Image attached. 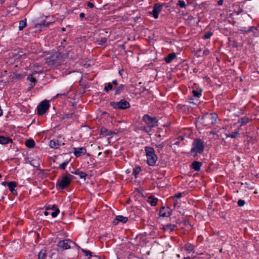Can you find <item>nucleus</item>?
Returning a JSON list of instances; mask_svg holds the SVG:
<instances>
[{"label":"nucleus","instance_id":"37","mask_svg":"<svg viewBox=\"0 0 259 259\" xmlns=\"http://www.w3.org/2000/svg\"><path fill=\"white\" fill-rule=\"evenodd\" d=\"M212 35V32L211 31H208L204 33L203 38L204 39H209L211 37V36Z\"/></svg>","mask_w":259,"mask_h":259},{"label":"nucleus","instance_id":"57","mask_svg":"<svg viewBox=\"0 0 259 259\" xmlns=\"http://www.w3.org/2000/svg\"><path fill=\"white\" fill-rule=\"evenodd\" d=\"M111 83L114 84V85H118V82L116 80H113Z\"/></svg>","mask_w":259,"mask_h":259},{"label":"nucleus","instance_id":"54","mask_svg":"<svg viewBox=\"0 0 259 259\" xmlns=\"http://www.w3.org/2000/svg\"><path fill=\"white\" fill-rule=\"evenodd\" d=\"M79 171L80 170L78 169H77L75 171H71V173L76 175H78V174L79 173Z\"/></svg>","mask_w":259,"mask_h":259},{"label":"nucleus","instance_id":"51","mask_svg":"<svg viewBox=\"0 0 259 259\" xmlns=\"http://www.w3.org/2000/svg\"><path fill=\"white\" fill-rule=\"evenodd\" d=\"M182 196V193L181 192H179L177 194H176L174 196V198H180Z\"/></svg>","mask_w":259,"mask_h":259},{"label":"nucleus","instance_id":"43","mask_svg":"<svg viewBox=\"0 0 259 259\" xmlns=\"http://www.w3.org/2000/svg\"><path fill=\"white\" fill-rule=\"evenodd\" d=\"M59 212H60V210L59 208L55 209V210H54V211L52 212L51 215L53 218H56L58 215V214H59Z\"/></svg>","mask_w":259,"mask_h":259},{"label":"nucleus","instance_id":"2","mask_svg":"<svg viewBox=\"0 0 259 259\" xmlns=\"http://www.w3.org/2000/svg\"><path fill=\"white\" fill-rule=\"evenodd\" d=\"M73 177L67 174L62 176L60 179H58L56 183V188L58 190H63L69 186L72 181Z\"/></svg>","mask_w":259,"mask_h":259},{"label":"nucleus","instance_id":"34","mask_svg":"<svg viewBox=\"0 0 259 259\" xmlns=\"http://www.w3.org/2000/svg\"><path fill=\"white\" fill-rule=\"evenodd\" d=\"M240 134L238 132H233L229 135H227V137H231L232 138H236L239 137Z\"/></svg>","mask_w":259,"mask_h":259},{"label":"nucleus","instance_id":"12","mask_svg":"<svg viewBox=\"0 0 259 259\" xmlns=\"http://www.w3.org/2000/svg\"><path fill=\"white\" fill-rule=\"evenodd\" d=\"M128 221V218L125 217H123L122 215H117L115 219H114L113 221V224L114 225H117L119 222H121L123 224L126 223Z\"/></svg>","mask_w":259,"mask_h":259},{"label":"nucleus","instance_id":"56","mask_svg":"<svg viewBox=\"0 0 259 259\" xmlns=\"http://www.w3.org/2000/svg\"><path fill=\"white\" fill-rule=\"evenodd\" d=\"M20 53H21L20 54L18 53L17 55H16V57L17 58H19V57H21L22 55H24V54L23 53V52H21Z\"/></svg>","mask_w":259,"mask_h":259},{"label":"nucleus","instance_id":"45","mask_svg":"<svg viewBox=\"0 0 259 259\" xmlns=\"http://www.w3.org/2000/svg\"><path fill=\"white\" fill-rule=\"evenodd\" d=\"M107 38L106 37H102L100 40H99V45H103L107 42Z\"/></svg>","mask_w":259,"mask_h":259},{"label":"nucleus","instance_id":"31","mask_svg":"<svg viewBox=\"0 0 259 259\" xmlns=\"http://www.w3.org/2000/svg\"><path fill=\"white\" fill-rule=\"evenodd\" d=\"M141 170V167L140 166H137L135 168H134L133 174L134 175L136 178H137V175L139 174Z\"/></svg>","mask_w":259,"mask_h":259},{"label":"nucleus","instance_id":"64","mask_svg":"<svg viewBox=\"0 0 259 259\" xmlns=\"http://www.w3.org/2000/svg\"><path fill=\"white\" fill-rule=\"evenodd\" d=\"M184 259H194V258H192L190 257V256H188V257H184Z\"/></svg>","mask_w":259,"mask_h":259},{"label":"nucleus","instance_id":"19","mask_svg":"<svg viewBox=\"0 0 259 259\" xmlns=\"http://www.w3.org/2000/svg\"><path fill=\"white\" fill-rule=\"evenodd\" d=\"M176 58V54L175 53L169 54L164 58V61L167 63H170L175 58Z\"/></svg>","mask_w":259,"mask_h":259},{"label":"nucleus","instance_id":"1","mask_svg":"<svg viewBox=\"0 0 259 259\" xmlns=\"http://www.w3.org/2000/svg\"><path fill=\"white\" fill-rule=\"evenodd\" d=\"M145 154L147 157V163L149 166H153L155 165L158 157L155 154L154 148L150 146L144 147Z\"/></svg>","mask_w":259,"mask_h":259},{"label":"nucleus","instance_id":"15","mask_svg":"<svg viewBox=\"0 0 259 259\" xmlns=\"http://www.w3.org/2000/svg\"><path fill=\"white\" fill-rule=\"evenodd\" d=\"M202 165V163L201 162L198 161H194L192 163L191 167L195 171H199Z\"/></svg>","mask_w":259,"mask_h":259},{"label":"nucleus","instance_id":"24","mask_svg":"<svg viewBox=\"0 0 259 259\" xmlns=\"http://www.w3.org/2000/svg\"><path fill=\"white\" fill-rule=\"evenodd\" d=\"M124 89V85L120 84L115 89L114 95H116L120 94L123 91Z\"/></svg>","mask_w":259,"mask_h":259},{"label":"nucleus","instance_id":"10","mask_svg":"<svg viewBox=\"0 0 259 259\" xmlns=\"http://www.w3.org/2000/svg\"><path fill=\"white\" fill-rule=\"evenodd\" d=\"M87 150L85 147L73 148V152L76 157H78L81 155L85 154Z\"/></svg>","mask_w":259,"mask_h":259},{"label":"nucleus","instance_id":"28","mask_svg":"<svg viewBox=\"0 0 259 259\" xmlns=\"http://www.w3.org/2000/svg\"><path fill=\"white\" fill-rule=\"evenodd\" d=\"M52 23V22H47L46 20H44L40 23H36L35 24V27H37V25H39L40 27H45L49 25L50 24Z\"/></svg>","mask_w":259,"mask_h":259},{"label":"nucleus","instance_id":"50","mask_svg":"<svg viewBox=\"0 0 259 259\" xmlns=\"http://www.w3.org/2000/svg\"><path fill=\"white\" fill-rule=\"evenodd\" d=\"M243 12V10L242 7L241 8L240 6H239V8H238V9L237 11L235 10V12L236 13V14L237 15L240 14V13H242Z\"/></svg>","mask_w":259,"mask_h":259},{"label":"nucleus","instance_id":"3","mask_svg":"<svg viewBox=\"0 0 259 259\" xmlns=\"http://www.w3.org/2000/svg\"><path fill=\"white\" fill-rule=\"evenodd\" d=\"M204 149V142L200 139H195L192 143V148L190 151L191 153H195V154H194V156H195L198 153H203Z\"/></svg>","mask_w":259,"mask_h":259},{"label":"nucleus","instance_id":"36","mask_svg":"<svg viewBox=\"0 0 259 259\" xmlns=\"http://www.w3.org/2000/svg\"><path fill=\"white\" fill-rule=\"evenodd\" d=\"M38 257L39 259H45L46 257L45 250H41L38 254Z\"/></svg>","mask_w":259,"mask_h":259},{"label":"nucleus","instance_id":"6","mask_svg":"<svg viewBox=\"0 0 259 259\" xmlns=\"http://www.w3.org/2000/svg\"><path fill=\"white\" fill-rule=\"evenodd\" d=\"M50 107V105L48 100H45L41 101L37 107V114L39 116L43 115L49 110Z\"/></svg>","mask_w":259,"mask_h":259},{"label":"nucleus","instance_id":"33","mask_svg":"<svg viewBox=\"0 0 259 259\" xmlns=\"http://www.w3.org/2000/svg\"><path fill=\"white\" fill-rule=\"evenodd\" d=\"M81 251L85 253V255L86 256H89L88 257V259H91L93 257V255L92 254V252L90 250H85L84 249H81Z\"/></svg>","mask_w":259,"mask_h":259},{"label":"nucleus","instance_id":"55","mask_svg":"<svg viewBox=\"0 0 259 259\" xmlns=\"http://www.w3.org/2000/svg\"><path fill=\"white\" fill-rule=\"evenodd\" d=\"M223 2H224V0H219L218 2H217V4L219 6H222L223 5Z\"/></svg>","mask_w":259,"mask_h":259},{"label":"nucleus","instance_id":"17","mask_svg":"<svg viewBox=\"0 0 259 259\" xmlns=\"http://www.w3.org/2000/svg\"><path fill=\"white\" fill-rule=\"evenodd\" d=\"M50 146L52 148L57 149L61 146V142L57 139H53L50 142Z\"/></svg>","mask_w":259,"mask_h":259},{"label":"nucleus","instance_id":"44","mask_svg":"<svg viewBox=\"0 0 259 259\" xmlns=\"http://www.w3.org/2000/svg\"><path fill=\"white\" fill-rule=\"evenodd\" d=\"M155 146L156 148L162 149L164 147V143L163 142H159L156 143Z\"/></svg>","mask_w":259,"mask_h":259},{"label":"nucleus","instance_id":"40","mask_svg":"<svg viewBox=\"0 0 259 259\" xmlns=\"http://www.w3.org/2000/svg\"><path fill=\"white\" fill-rule=\"evenodd\" d=\"M78 176L80 179H83L84 180H85V178L88 175L85 172L82 171H79V173L78 174Z\"/></svg>","mask_w":259,"mask_h":259},{"label":"nucleus","instance_id":"32","mask_svg":"<svg viewBox=\"0 0 259 259\" xmlns=\"http://www.w3.org/2000/svg\"><path fill=\"white\" fill-rule=\"evenodd\" d=\"M140 130L148 133L149 135H151L150 133L151 132L152 130L150 128H149L147 125L141 126L140 127Z\"/></svg>","mask_w":259,"mask_h":259},{"label":"nucleus","instance_id":"59","mask_svg":"<svg viewBox=\"0 0 259 259\" xmlns=\"http://www.w3.org/2000/svg\"><path fill=\"white\" fill-rule=\"evenodd\" d=\"M84 14L83 13H80L79 14V17L81 18V19H82L84 17Z\"/></svg>","mask_w":259,"mask_h":259},{"label":"nucleus","instance_id":"35","mask_svg":"<svg viewBox=\"0 0 259 259\" xmlns=\"http://www.w3.org/2000/svg\"><path fill=\"white\" fill-rule=\"evenodd\" d=\"M177 5L179 6L181 8H185L186 7L185 2L183 0H179Z\"/></svg>","mask_w":259,"mask_h":259},{"label":"nucleus","instance_id":"39","mask_svg":"<svg viewBox=\"0 0 259 259\" xmlns=\"http://www.w3.org/2000/svg\"><path fill=\"white\" fill-rule=\"evenodd\" d=\"M211 118L212 119V123H214L216 122L218 116V115L215 113H211Z\"/></svg>","mask_w":259,"mask_h":259},{"label":"nucleus","instance_id":"20","mask_svg":"<svg viewBox=\"0 0 259 259\" xmlns=\"http://www.w3.org/2000/svg\"><path fill=\"white\" fill-rule=\"evenodd\" d=\"M177 228V226L176 224H168L164 226V228L165 230L172 232Z\"/></svg>","mask_w":259,"mask_h":259},{"label":"nucleus","instance_id":"14","mask_svg":"<svg viewBox=\"0 0 259 259\" xmlns=\"http://www.w3.org/2000/svg\"><path fill=\"white\" fill-rule=\"evenodd\" d=\"M116 133L112 132L111 131L108 130L105 127H102L100 129V135L103 136H112L113 135H116Z\"/></svg>","mask_w":259,"mask_h":259},{"label":"nucleus","instance_id":"38","mask_svg":"<svg viewBox=\"0 0 259 259\" xmlns=\"http://www.w3.org/2000/svg\"><path fill=\"white\" fill-rule=\"evenodd\" d=\"M246 2V0H238V1L234 4L233 8H234L235 5L237 6H240V5H242V7H243V5Z\"/></svg>","mask_w":259,"mask_h":259},{"label":"nucleus","instance_id":"27","mask_svg":"<svg viewBox=\"0 0 259 259\" xmlns=\"http://www.w3.org/2000/svg\"><path fill=\"white\" fill-rule=\"evenodd\" d=\"M26 18L20 21L19 23V30L20 31L22 30L26 26Z\"/></svg>","mask_w":259,"mask_h":259},{"label":"nucleus","instance_id":"4","mask_svg":"<svg viewBox=\"0 0 259 259\" xmlns=\"http://www.w3.org/2000/svg\"><path fill=\"white\" fill-rule=\"evenodd\" d=\"M110 105L116 110H125L130 107V103L124 99H122L118 102H110Z\"/></svg>","mask_w":259,"mask_h":259},{"label":"nucleus","instance_id":"13","mask_svg":"<svg viewBox=\"0 0 259 259\" xmlns=\"http://www.w3.org/2000/svg\"><path fill=\"white\" fill-rule=\"evenodd\" d=\"M248 33H251L253 36L257 37L259 35V30L256 26H252L247 29Z\"/></svg>","mask_w":259,"mask_h":259},{"label":"nucleus","instance_id":"30","mask_svg":"<svg viewBox=\"0 0 259 259\" xmlns=\"http://www.w3.org/2000/svg\"><path fill=\"white\" fill-rule=\"evenodd\" d=\"M113 89V85L111 83H108L107 84L105 85L104 87V91L106 92H108L109 91L112 90Z\"/></svg>","mask_w":259,"mask_h":259},{"label":"nucleus","instance_id":"29","mask_svg":"<svg viewBox=\"0 0 259 259\" xmlns=\"http://www.w3.org/2000/svg\"><path fill=\"white\" fill-rule=\"evenodd\" d=\"M202 92V90L200 89L199 90H193L192 94L193 96L195 98H199L201 95Z\"/></svg>","mask_w":259,"mask_h":259},{"label":"nucleus","instance_id":"61","mask_svg":"<svg viewBox=\"0 0 259 259\" xmlns=\"http://www.w3.org/2000/svg\"><path fill=\"white\" fill-rule=\"evenodd\" d=\"M180 142L179 141H177L175 142L174 144L178 146L180 145Z\"/></svg>","mask_w":259,"mask_h":259},{"label":"nucleus","instance_id":"47","mask_svg":"<svg viewBox=\"0 0 259 259\" xmlns=\"http://www.w3.org/2000/svg\"><path fill=\"white\" fill-rule=\"evenodd\" d=\"M245 202L244 200L239 199L237 202V204L239 206L242 207L244 205Z\"/></svg>","mask_w":259,"mask_h":259},{"label":"nucleus","instance_id":"5","mask_svg":"<svg viewBox=\"0 0 259 259\" xmlns=\"http://www.w3.org/2000/svg\"><path fill=\"white\" fill-rule=\"evenodd\" d=\"M142 120L151 130L158 125V120L157 118L155 117H151L147 114L143 115Z\"/></svg>","mask_w":259,"mask_h":259},{"label":"nucleus","instance_id":"7","mask_svg":"<svg viewBox=\"0 0 259 259\" xmlns=\"http://www.w3.org/2000/svg\"><path fill=\"white\" fill-rule=\"evenodd\" d=\"M71 244H75V243L69 239H65L59 241L57 243V246L61 250L63 251L64 250L70 248Z\"/></svg>","mask_w":259,"mask_h":259},{"label":"nucleus","instance_id":"25","mask_svg":"<svg viewBox=\"0 0 259 259\" xmlns=\"http://www.w3.org/2000/svg\"><path fill=\"white\" fill-rule=\"evenodd\" d=\"M70 161L71 158L65 159V161L59 165L58 168L62 170H64L66 168L67 165L70 162Z\"/></svg>","mask_w":259,"mask_h":259},{"label":"nucleus","instance_id":"8","mask_svg":"<svg viewBox=\"0 0 259 259\" xmlns=\"http://www.w3.org/2000/svg\"><path fill=\"white\" fill-rule=\"evenodd\" d=\"M165 5V3H162L161 4L157 3L154 4L153 10L150 12V14L153 15L155 19H157L158 18L159 13L161 11L162 7Z\"/></svg>","mask_w":259,"mask_h":259},{"label":"nucleus","instance_id":"23","mask_svg":"<svg viewBox=\"0 0 259 259\" xmlns=\"http://www.w3.org/2000/svg\"><path fill=\"white\" fill-rule=\"evenodd\" d=\"M185 250L187 251L188 253L194 252V246L190 243H187L184 246Z\"/></svg>","mask_w":259,"mask_h":259},{"label":"nucleus","instance_id":"9","mask_svg":"<svg viewBox=\"0 0 259 259\" xmlns=\"http://www.w3.org/2000/svg\"><path fill=\"white\" fill-rule=\"evenodd\" d=\"M172 210L169 207H162L159 210V216L168 217L171 214Z\"/></svg>","mask_w":259,"mask_h":259},{"label":"nucleus","instance_id":"46","mask_svg":"<svg viewBox=\"0 0 259 259\" xmlns=\"http://www.w3.org/2000/svg\"><path fill=\"white\" fill-rule=\"evenodd\" d=\"M57 208H58L57 207V206L55 204H54L52 206L48 205L46 207V210L51 209V210H55V209H57Z\"/></svg>","mask_w":259,"mask_h":259},{"label":"nucleus","instance_id":"18","mask_svg":"<svg viewBox=\"0 0 259 259\" xmlns=\"http://www.w3.org/2000/svg\"><path fill=\"white\" fill-rule=\"evenodd\" d=\"M147 202L150 204L151 206H155L157 203L158 199L153 195H150L148 197Z\"/></svg>","mask_w":259,"mask_h":259},{"label":"nucleus","instance_id":"52","mask_svg":"<svg viewBox=\"0 0 259 259\" xmlns=\"http://www.w3.org/2000/svg\"><path fill=\"white\" fill-rule=\"evenodd\" d=\"M209 54V51L207 49H205L203 52V55L204 56H207Z\"/></svg>","mask_w":259,"mask_h":259},{"label":"nucleus","instance_id":"53","mask_svg":"<svg viewBox=\"0 0 259 259\" xmlns=\"http://www.w3.org/2000/svg\"><path fill=\"white\" fill-rule=\"evenodd\" d=\"M87 6L90 8H93L94 7V4L90 2H88Z\"/></svg>","mask_w":259,"mask_h":259},{"label":"nucleus","instance_id":"58","mask_svg":"<svg viewBox=\"0 0 259 259\" xmlns=\"http://www.w3.org/2000/svg\"><path fill=\"white\" fill-rule=\"evenodd\" d=\"M183 224L185 226H187V225H189L191 226V225L189 224V223L186 220H184L183 221Z\"/></svg>","mask_w":259,"mask_h":259},{"label":"nucleus","instance_id":"60","mask_svg":"<svg viewBox=\"0 0 259 259\" xmlns=\"http://www.w3.org/2000/svg\"><path fill=\"white\" fill-rule=\"evenodd\" d=\"M22 75L20 74H16V77L17 78H21Z\"/></svg>","mask_w":259,"mask_h":259},{"label":"nucleus","instance_id":"11","mask_svg":"<svg viewBox=\"0 0 259 259\" xmlns=\"http://www.w3.org/2000/svg\"><path fill=\"white\" fill-rule=\"evenodd\" d=\"M17 183L15 181H11L8 183V186L10 191L15 195H17V192L15 189L17 186Z\"/></svg>","mask_w":259,"mask_h":259},{"label":"nucleus","instance_id":"49","mask_svg":"<svg viewBox=\"0 0 259 259\" xmlns=\"http://www.w3.org/2000/svg\"><path fill=\"white\" fill-rule=\"evenodd\" d=\"M30 164L33 165L34 167H37L39 166V164L38 162H37L35 160H31V161L30 162Z\"/></svg>","mask_w":259,"mask_h":259},{"label":"nucleus","instance_id":"62","mask_svg":"<svg viewBox=\"0 0 259 259\" xmlns=\"http://www.w3.org/2000/svg\"><path fill=\"white\" fill-rule=\"evenodd\" d=\"M210 134L217 135V133L214 131H211L209 133Z\"/></svg>","mask_w":259,"mask_h":259},{"label":"nucleus","instance_id":"41","mask_svg":"<svg viewBox=\"0 0 259 259\" xmlns=\"http://www.w3.org/2000/svg\"><path fill=\"white\" fill-rule=\"evenodd\" d=\"M68 91L64 92L63 93H58V94H57L54 97L56 98H58V97H66L68 95Z\"/></svg>","mask_w":259,"mask_h":259},{"label":"nucleus","instance_id":"16","mask_svg":"<svg viewBox=\"0 0 259 259\" xmlns=\"http://www.w3.org/2000/svg\"><path fill=\"white\" fill-rule=\"evenodd\" d=\"M13 140L9 137H5L4 136H0V144L5 145L9 143H12Z\"/></svg>","mask_w":259,"mask_h":259},{"label":"nucleus","instance_id":"48","mask_svg":"<svg viewBox=\"0 0 259 259\" xmlns=\"http://www.w3.org/2000/svg\"><path fill=\"white\" fill-rule=\"evenodd\" d=\"M239 31L243 34L245 33H248L247 29L245 27H241L240 29H239Z\"/></svg>","mask_w":259,"mask_h":259},{"label":"nucleus","instance_id":"63","mask_svg":"<svg viewBox=\"0 0 259 259\" xmlns=\"http://www.w3.org/2000/svg\"><path fill=\"white\" fill-rule=\"evenodd\" d=\"M8 182H2V185L4 186H6V185L8 186Z\"/></svg>","mask_w":259,"mask_h":259},{"label":"nucleus","instance_id":"26","mask_svg":"<svg viewBox=\"0 0 259 259\" xmlns=\"http://www.w3.org/2000/svg\"><path fill=\"white\" fill-rule=\"evenodd\" d=\"M78 115L75 114L74 113H67L63 115V118L65 119H68V118H71V119H76L78 117Z\"/></svg>","mask_w":259,"mask_h":259},{"label":"nucleus","instance_id":"21","mask_svg":"<svg viewBox=\"0 0 259 259\" xmlns=\"http://www.w3.org/2000/svg\"><path fill=\"white\" fill-rule=\"evenodd\" d=\"M35 142L32 139H30L27 140L25 141V145L28 148H34V146H35Z\"/></svg>","mask_w":259,"mask_h":259},{"label":"nucleus","instance_id":"42","mask_svg":"<svg viewBox=\"0 0 259 259\" xmlns=\"http://www.w3.org/2000/svg\"><path fill=\"white\" fill-rule=\"evenodd\" d=\"M27 79L33 83H35L37 81L36 79L33 77L32 74H30L28 75V76L27 77Z\"/></svg>","mask_w":259,"mask_h":259},{"label":"nucleus","instance_id":"22","mask_svg":"<svg viewBox=\"0 0 259 259\" xmlns=\"http://www.w3.org/2000/svg\"><path fill=\"white\" fill-rule=\"evenodd\" d=\"M250 119L247 117H244L240 118L238 120V123L240 124L241 126L245 125L249 122Z\"/></svg>","mask_w":259,"mask_h":259}]
</instances>
